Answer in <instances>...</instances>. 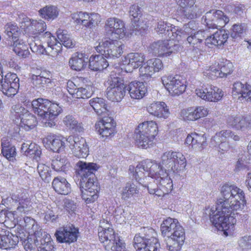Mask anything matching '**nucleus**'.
I'll return each instance as SVG.
<instances>
[{
    "mask_svg": "<svg viewBox=\"0 0 251 251\" xmlns=\"http://www.w3.org/2000/svg\"><path fill=\"white\" fill-rule=\"evenodd\" d=\"M172 41L161 40L153 43L150 46L152 52L158 56H169V46L172 45Z\"/></svg>",
    "mask_w": 251,
    "mask_h": 251,
    "instance_id": "nucleus-35",
    "label": "nucleus"
},
{
    "mask_svg": "<svg viewBox=\"0 0 251 251\" xmlns=\"http://www.w3.org/2000/svg\"><path fill=\"white\" fill-rule=\"evenodd\" d=\"M64 138L56 135H49L42 140L44 146L54 152H61L65 148Z\"/></svg>",
    "mask_w": 251,
    "mask_h": 251,
    "instance_id": "nucleus-22",
    "label": "nucleus"
},
{
    "mask_svg": "<svg viewBox=\"0 0 251 251\" xmlns=\"http://www.w3.org/2000/svg\"><path fill=\"white\" fill-rule=\"evenodd\" d=\"M33 112L43 124L54 126V119L61 113V108L58 104L52 103L47 99L39 98L32 101Z\"/></svg>",
    "mask_w": 251,
    "mask_h": 251,
    "instance_id": "nucleus-4",
    "label": "nucleus"
},
{
    "mask_svg": "<svg viewBox=\"0 0 251 251\" xmlns=\"http://www.w3.org/2000/svg\"><path fill=\"white\" fill-rule=\"evenodd\" d=\"M98 235L100 241L107 251H128L125 243L115 233L107 220L100 221Z\"/></svg>",
    "mask_w": 251,
    "mask_h": 251,
    "instance_id": "nucleus-2",
    "label": "nucleus"
},
{
    "mask_svg": "<svg viewBox=\"0 0 251 251\" xmlns=\"http://www.w3.org/2000/svg\"><path fill=\"white\" fill-rule=\"evenodd\" d=\"M162 81L166 89L173 96L179 95L186 90L185 80L180 75L163 76Z\"/></svg>",
    "mask_w": 251,
    "mask_h": 251,
    "instance_id": "nucleus-13",
    "label": "nucleus"
},
{
    "mask_svg": "<svg viewBox=\"0 0 251 251\" xmlns=\"http://www.w3.org/2000/svg\"><path fill=\"white\" fill-rule=\"evenodd\" d=\"M89 104L98 115L101 116L95 126H105L106 124H115L114 119L109 117V107L105 102V100L101 98H95L89 100Z\"/></svg>",
    "mask_w": 251,
    "mask_h": 251,
    "instance_id": "nucleus-10",
    "label": "nucleus"
},
{
    "mask_svg": "<svg viewBox=\"0 0 251 251\" xmlns=\"http://www.w3.org/2000/svg\"><path fill=\"white\" fill-rule=\"evenodd\" d=\"M66 141L67 145L71 149L75 156L78 158H85L89 154V148L83 138L70 136Z\"/></svg>",
    "mask_w": 251,
    "mask_h": 251,
    "instance_id": "nucleus-15",
    "label": "nucleus"
},
{
    "mask_svg": "<svg viewBox=\"0 0 251 251\" xmlns=\"http://www.w3.org/2000/svg\"><path fill=\"white\" fill-rule=\"evenodd\" d=\"M88 60L85 54L77 52L70 59L69 64L72 70L80 71L86 67Z\"/></svg>",
    "mask_w": 251,
    "mask_h": 251,
    "instance_id": "nucleus-37",
    "label": "nucleus"
},
{
    "mask_svg": "<svg viewBox=\"0 0 251 251\" xmlns=\"http://www.w3.org/2000/svg\"><path fill=\"white\" fill-rule=\"evenodd\" d=\"M101 54L96 55L94 56L90 57L89 59V68L95 71H101L106 68L109 64L104 58L103 53Z\"/></svg>",
    "mask_w": 251,
    "mask_h": 251,
    "instance_id": "nucleus-39",
    "label": "nucleus"
},
{
    "mask_svg": "<svg viewBox=\"0 0 251 251\" xmlns=\"http://www.w3.org/2000/svg\"><path fill=\"white\" fill-rule=\"evenodd\" d=\"M52 185L55 192L61 195H67L71 190L70 184L63 177L54 178Z\"/></svg>",
    "mask_w": 251,
    "mask_h": 251,
    "instance_id": "nucleus-41",
    "label": "nucleus"
},
{
    "mask_svg": "<svg viewBox=\"0 0 251 251\" xmlns=\"http://www.w3.org/2000/svg\"><path fill=\"white\" fill-rule=\"evenodd\" d=\"M37 170L43 180L47 183L51 180V171L48 166L43 164H39L37 167Z\"/></svg>",
    "mask_w": 251,
    "mask_h": 251,
    "instance_id": "nucleus-52",
    "label": "nucleus"
},
{
    "mask_svg": "<svg viewBox=\"0 0 251 251\" xmlns=\"http://www.w3.org/2000/svg\"><path fill=\"white\" fill-rule=\"evenodd\" d=\"M233 70V65L227 60L222 59L218 64V68L211 66L207 73L208 75L214 77H224L230 75Z\"/></svg>",
    "mask_w": 251,
    "mask_h": 251,
    "instance_id": "nucleus-21",
    "label": "nucleus"
},
{
    "mask_svg": "<svg viewBox=\"0 0 251 251\" xmlns=\"http://www.w3.org/2000/svg\"><path fill=\"white\" fill-rule=\"evenodd\" d=\"M96 131L103 139L114 135L116 132L115 126H97Z\"/></svg>",
    "mask_w": 251,
    "mask_h": 251,
    "instance_id": "nucleus-53",
    "label": "nucleus"
},
{
    "mask_svg": "<svg viewBox=\"0 0 251 251\" xmlns=\"http://www.w3.org/2000/svg\"><path fill=\"white\" fill-rule=\"evenodd\" d=\"M228 37L227 31L225 30H219L210 35L208 33L205 44L209 47L212 45L222 46L226 42Z\"/></svg>",
    "mask_w": 251,
    "mask_h": 251,
    "instance_id": "nucleus-30",
    "label": "nucleus"
},
{
    "mask_svg": "<svg viewBox=\"0 0 251 251\" xmlns=\"http://www.w3.org/2000/svg\"><path fill=\"white\" fill-rule=\"evenodd\" d=\"M248 90V85H244L240 82H237L234 83L232 87V93L233 95L241 94V97L245 95Z\"/></svg>",
    "mask_w": 251,
    "mask_h": 251,
    "instance_id": "nucleus-61",
    "label": "nucleus"
},
{
    "mask_svg": "<svg viewBox=\"0 0 251 251\" xmlns=\"http://www.w3.org/2000/svg\"><path fill=\"white\" fill-rule=\"evenodd\" d=\"M78 234L77 228L73 225H68L57 230L55 236L58 242L70 244L76 241Z\"/></svg>",
    "mask_w": 251,
    "mask_h": 251,
    "instance_id": "nucleus-18",
    "label": "nucleus"
},
{
    "mask_svg": "<svg viewBox=\"0 0 251 251\" xmlns=\"http://www.w3.org/2000/svg\"><path fill=\"white\" fill-rule=\"evenodd\" d=\"M27 42L32 52L38 54L45 53V48L40 44L38 45L35 41H33L32 37H29L27 39Z\"/></svg>",
    "mask_w": 251,
    "mask_h": 251,
    "instance_id": "nucleus-59",
    "label": "nucleus"
},
{
    "mask_svg": "<svg viewBox=\"0 0 251 251\" xmlns=\"http://www.w3.org/2000/svg\"><path fill=\"white\" fill-rule=\"evenodd\" d=\"M53 43L50 45H48V47L45 48V53L51 56L53 60H55L61 51L62 46L60 43L57 42V40Z\"/></svg>",
    "mask_w": 251,
    "mask_h": 251,
    "instance_id": "nucleus-47",
    "label": "nucleus"
},
{
    "mask_svg": "<svg viewBox=\"0 0 251 251\" xmlns=\"http://www.w3.org/2000/svg\"><path fill=\"white\" fill-rule=\"evenodd\" d=\"M145 161H143L139 164L135 168L134 166L130 165L129 167V172L132 174L133 176L140 184L145 187H147L148 184L146 183L148 179L147 173L146 172Z\"/></svg>",
    "mask_w": 251,
    "mask_h": 251,
    "instance_id": "nucleus-32",
    "label": "nucleus"
},
{
    "mask_svg": "<svg viewBox=\"0 0 251 251\" xmlns=\"http://www.w3.org/2000/svg\"><path fill=\"white\" fill-rule=\"evenodd\" d=\"M51 75L50 71H40L36 74L30 75L31 82L33 86L40 90H44L48 84L50 83Z\"/></svg>",
    "mask_w": 251,
    "mask_h": 251,
    "instance_id": "nucleus-24",
    "label": "nucleus"
},
{
    "mask_svg": "<svg viewBox=\"0 0 251 251\" xmlns=\"http://www.w3.org/2000/svg\"><path fill=\"white\" fill-rule=\"evenodd\" d=\"M124 47V45L119 41L104 38L99 42L95 49L97 52H102L105 58L114 59L118 58L122 55Z\"/></svg>",
    "mask_w": 251,
    "mask_h": 251,
    "instance_id": "nucleus-7",
    "label": "nucleus"
},
{
    "mask_svg": "<svg viewBox=\"0 0 251 251\" xmlns=\"http://www.w3.org/2000/svg\"><path fill=\"white\" fill-rule=\"evenodd\" d=\"M175 0L177 5L185 9L183 14L187 19H193L197 17L196 7L194 6L195 0Z\"/></svg>",
    "mask_w": 251,
    "mask_h": 251,
    "instance_id": "nucleus-36",
    "label": "nucleus"
},
{
    "mask_svg": "<svg viewBox=\"0 0 251 251\" xmlns=\"http://www.w3.org/2000/svg\"><path fill=\"white\" fill-rule=\"evenodd\" d=\"M239 246L243 250H248L251 248V236H245L238 241Z\"/></svg>",
    "mask_w": 251,
    "mask_h": 251,
    "instance_id": "nucleus-64",
    "label": "nucleus"
},
{
    "mask_svg": "<svg viewBox=\"0 0 251 251\" xmlns=\"http://www.w3.org/2000/svg\"><path fill=\"white\" fill-rule=\"evenodd\" d=\"M250 156L248 153L240 154L235 164L234 171L237 172L247 168L250 163Z\"/></svg>",
    "mask_w": 251,
    "mask_h": 251,
    "instance_id": "nucleus-49",
    "label": "nucleus"
},
{
    "mask_svg": "<svg viewBox=\"0 0 251 251\" xmlns=\"http://www.w3.org/2000/svg\"><path fill=\"white\" fill-rule=\"evenodd\" d=\"M196 95L201 99L212 102H217L222 98L223 93L219 88L207 85L200 89H196Z\"/></svg>",
    "mask_w": 251,
    "mask_h": 251,
    "instance_id": "nucleus-17",
    "label": "nucleus"
},
{
    "mask_svg": "<svg viewBox=\"0 0 251 251\" xmlns=\"http://www.w3.org/2000/svg\"><path fill=\"white\" fill-rule=\"evenodd\" d=\"M163 67L160 59L155 58L150 59L142 65L139 68L140 75L143 79H147L156 72H158Z\"/></svg>",
    "mask_w": 251,
    "mask_h": 251,
    "instance_id": "nucleus-19",
    "label": "nucleus"
},
{
    "mask_svg": "<svg viewBox=\"0 0 251 251\" xmlns=\"http://www.w3.org/2000/svg\"><path fill=\"white\" fill-rule=\"evenodd\" d=\"M5 33L8 38H11L14 41L18 40L19 28L14 24L8 23L5 26Z\"/></svg>",
    "mask_w": 251,
    "mask_h": 251,
    "instance_id": "nucleus-50",
    "label": "nucleus"
},
{
    "mask_svg": "<svg viewBox=\"0 0 251 251\" xmlns=\"http://www.w3.org/2000/svg\"><path fill=\"white\" fill-rule=\"evenodd\" d=\"M98 192L81 190L82 198L87 203L94 202L98 198Z\"/></svg>",
    "mask_w": 251,
    "mask_h": 251,
    "instance_id": "nucleus-56",
    "label": "nucleus"
},
{
    "mask_svg": "<svg viewBox=\"0 0 251 251\" xmlns=\"http://www.w3.org/2000/svg\"><path fill=\"white\" fill-rule=\"evenodd\" d=\"M107 83L108 85L107 88H115L121 84H124L121 82V78L116 74H114V72H112L110 76L108 78Z\"/></svg>",
    "mask_w": 251,
    "mask_h": 251,
    "instance_id": "nucleus-60",
    "label": "nucleus"
},
{
    "mask_svg": "<svg viewBox=\"0 0 251 251\" xmlns=\"http://www.w3.org/2000/svg\"><path fill=\"white\" fill-rule=\"evenodd\" d=\"M193 25L191 26V33L187 34V41L188 43L192 45L195 48L201 50V47L202 45V41L207 37V30H200L195 32V29H193Z\"/></svg>",
    "mask_w": 251,
    "mask_h": 251,
    "instance_id": "nucleus-31",
    "label": "nucleus"
},
{
    "mask_svg": "<svg viewBox=\"0 0 251 251\" xmlns=\"http://www.w3.org/2000/svg\"><path fill=\"white\" fill-rule=\"evenodd\" d=\"M40 15L45 19L53 20L56 18L59 14L58 8L53 5L46 6L39 11Z\"/></svg>",
    "mask_w": 251,
    "mask_h": 251,
    "instance_id": "nucleus-43",
    "label": "nucleus"
},
{
    "mask_svg": "<svg viewBox=\"0 0 251 251\" xmlns=\"http://www.w3.org/2000/svg\"><path fill=\"white\" fill-rule=\"evenodd\" d=\"M11 198L13 201L19 203L17 208L18 211L25 213L30 210L31 202L26 193L19 190L12 194Z\"/></svg>",
    "mask_w": 251,
    "mask_h": 251,
    "instance_id": "nucleus-28",
    "label": "nucleus"
},
{
    "mask_svg": "<svg viewBox=\"0 0 251 251\" xmlns=\"http://www.w3.org/2000/svg\"><path fill=\"white\" fill-rule=\"evenodd\" d=\"M106 30L110 34L116 35L117 38H123L126 35V28L123 21L117 18H108L105 23Z\"/></svg>",
    "mask_w": 251,
    "mask_h": 251,
    "instance_id": "nucleus-20",
    "label": "nucleus"
},
{
    "mask_svg": "<svg viewBox=\"0 0 251 251\" xmlns=\"http://www.w3.org/2000/svg\"><path fill=\"white\" fill-rule=\"evenodd\" d=\"M68 161L65 157H57L52 160L51 162L52 168L56 172L64 171L67 168Z\"/></svg>",
    "mask_w": 251,
    "mask_h": 251,
    "instance_id": "nucleus-51",
    "label": "nucleus"
},
{
    "mask_svg": "<svg viewBox=\"0 0 251 251\" xmlns=\"http://www.w3.org/2000/svg\"><path fill=\"white\" fill-rule=\"evenodd\" d=\"M18 242L19 238L17 235L0 228V248L5 250L14 248Z\"/></svg>",
    "mask_w": 251,
    "mask_h": 251,
    "instance_id": "nucleus-25",
    "label": "nucleus"
},
{
    "mask_svg": "<svg viewBox=\"0 0 251 251\" xmlns=\"http://www.w3.org/2000/svg\"><path fill=\"white\" fill-rule=\"evenodd\" d=\"M177 223V220L171 218H168L164 220L161 225V231L162 235H167L168 231L174 227L175 224Z\"/></svg>",
    "mask_w": 251,
    "mask_h": 251,
    "instance_id": "nucleus-54",
    "label": "nucleus"
},
{
    "mask_svg": "<svg viewBox=\"0 0 251 251\" xmlns=\"http://www.w3.org/2000/svg\"><path fill=\"white\" fill-rule=\"evenodd\" d=\"M160 164L169 170L174 172L180 173L183 171L186 166V159L180 152L168 151L164 152L161 157Z\"/></svg>",
    "mask_w": 251,
    "mask_h": 251,
    "instance_id": "nucleus-6",
    "label": "nucleus"
},
{
    "mask_svg": "<svg viewBox=\"0 0 251 251\" xmlns=\"http://www.w3.org/2000/svg\"><path fill=\"white\" fill-rule=\"evenodd\" d=\"M145 161L146 172L147 173L148 179H155L157 180L162 175H165L166 169H164L160 163L155 161L147 159Z\"/></svg>",
    "mask_w": 251,
    "mask_h": 251,
    "instance_id": "nucleus-26",
    "label": "nucleus"
},
{
    "mask_svg": "<svg viewBox=\"0 0 251 251\" xmlns=\"http://www.w3.org/2000/svg\"><path fill=\"white\" fill-rule=\"evenodd\" d=\"M145 60V57L143 53L138 52H132L128 54L123 59V63L127 67L132 69H135L140 67Z\"/></svg>",
    "mask_w": 251,
    "mask_h": 251,
    "instance_id": "nucleus-33",
    "label": "nucleus"
},
{
    "mask_svg": "<svg viewBox=\"0 0 251 251\" xmlns=\"http://www.w3.org/2000/svg\"><path fill=\"white\" fill-rule=\"evenodd\" d=\"M138 193L139 190L135 184L130 182H127L123 188L121 193L122 199L126 200L130 197L135 196Z\"/></svg>",
    "mask_w": 251,
    "mask_h": 251,
    "instance_id": "nucleus-46",
    "label": "nucleus"
},
{
    "mask_svg": "<svg viewBox=\"0 0 251 251\" xmlns=\"http://www.w3.org/2000/svg\"><path fill=\"white\" fill-rule=\"evenodd\" d=\"M170 229L166 236L165 242L169 251H180L185 240V233L183 227L177 223Z\"/></svg>",
    "mask_w": 251,
    "mask_h": 251,
    "instance_id": "nucleus-8",
    "label": "nucleus"
},
{
    "mask_svg": "<svg viewBox=\"0 0 251 251\" xmlns=\"http://www.w3.org/2000/svg\"><path fill=\"white\" fill-rule=\"evenodd\" d=\"M25 228L28 230H31V232L35 233L37 228V225L35 221L29 217L24 218Z\"/></svg>",
    "mask_w": 251,
    "mask_h": 251,
    "instance_id": "nucleus-63",
    "label": "nucleus"
},
{
    "mask_svg": "<svg viewBox=\"0 0 251 251\" xmlns=\"http://www.w3.org/2000/svg\"><path fill=\"white\" fill-rule=\"evenodd\" d=\"M246 30L245 24L234 25L233 26L232 31L230 36L232 38H237L241 37L242 35Z\"/></svg>",
    "mask_w": 251,
    "mask_h": 251,
    "instance_id": "nucleus-58",
    "label": "nucleus"
},
{
    "mask_svg": "<svg viewBox=\"0 0 251 251\" xmlns=\"http://www.w3.org/2000/svg\"><path fill=\"white\" fill-rule=\"evenodd\" d=\"M157 234L152 228H146L142 233L136 234L134 238L136 251H159L160 245Z\"/></svg>",
    "mask_w": 251,
    "mask_h": 251,
    "instance_id": "nucleus-5",
    "label": "nucleus"
},
{
    "mask_svg": "<svg viewBox=\"0 0 251 251\" xmlns=\"http://www.w3.org/2000/svg\"><path fill=\"white\" fill-rule=\"evenodd\" d=\"M98 168V165L94 163L79 161L76 163L75 172L81 178L80 188L83 190L99 192L100 188L94 174Z\"/></svg>",
    "mask_w": 251,
    "mask_h": 251,
    "instance_id": "nucleus-3",
    "label": "nucleus"
},
{
    "mask_svg": "<svg viewBox=\"0 0 251 251\" xmlns=\"http://www.w3.org/2000/svg\"><path fill=\"white\" fill-rule=\"evenodd\" d=\"M194 25L193 22H189L184 25L182 28L178 27L170 26V28L167 29L166 35L170 38L168 41H174L175 39L179 40L181 37L185 38L187 34L191 33V26Z\"/></svg>",
    "mask_w": 251,
    "mask_h": 251,
    "instance_id": "nucleus-27",
    "label": "nucleus"
},
{
    "mask_svg": "<svg viewBox=\"0 0 251 251\" xmlns=\"http://www.w3.org/2000/svg\"><path fill=\"white\" fill-rule=\"evenodd\" d=\"M231 132L230 130H222L218 134H216L212 139L211 143L213 145L215 146L221 141L220 138L223 136L225 138L230 137Z\"/></svg>",
    "mask_w": 251,
    "mask_h": 251,
    "instance_id": "nucleus-62",
    "label": "nucleus"
},
{
    "mask_svg": "<svg viewBox=\"0 0 251 251\" xmlns=\"http://www.w3.org/2000/svg\"><path fill=\"white\" fill-rule=\"evenodd\" d=\"M127 215V211L122 206H118L115 210L114 217L117 222L120 224L126 222Z\"/></svg>",
    "mask_w": 251,
    "mask_h": 251,
    "instance_id": "nucleus-55",
    "label": "nucleus"
},
{
    "mask_svg": "<svg viewBox=\"0 0 251 251\" xmlns=\"http://www.w3.org/2000/svg\"><path fill=\"white\" fill-rule=\"evenodd\" d=\"M126 90L124 84H121L115 88H107V98L112 101H121L125 95Z\"/></svg>",
    "mask_w": 251,
    "mask_h": 251,
    "instance_id": "nucleus-40",
    "label": "nucleus"
},
{
    "mask_svg": "<svg viewBox=\"0 0 251 251\" xmlns=\"http://www.w3.org/2000/svg\"><path fill=\"white\" fill-rule=\"evenodd\" d=\"M21 151L25 155L37 161L41 154V149L35 143H23L21 147Z\"/></svg>",
    "mask_w": 251,
    "mask_h": 251,
    "instance_id": "nucleus-38",
    "label": "nucleus"
},
{
    "mask_svg": "<svg viewBox=\"0 0 251 251\" xmlns=\"http://www.w3.org/2000/svg\"><path fill=\"white\" fill-rule=\"evenodd\" d=\"M127 90L132 99L137 100L142 99L147 92V88L144 83L137 81L130 82Z\"/></svg>",
    "mask_w": 251,
    "mask_h": 251,
    "instance_id": "nucleus-34",
    "label": "nucleus"
},
{
    "mask_svg": "<svg viewBox=\"0 0 251 251\" xmlns=\"http://www.w3.org/2000/svg\"><path fill=\"white\" fill-rule=\"evenodd\" d=\"M229 20L224 13L219 10L212 9L206 12L202 18V22L208 28H218L225 26Z\"/></svg>",
    "mask_w": 251,
    "mask_h": 251,
    "instance_id": "nucleus-11",
    "label": "nucleus"
},
{
    "mask_svg": "<svg viewBox=\"0 0 251 251\" xmlns=\"http://www.w3.org/2000/svg\"><path fill=\"white\" fill-rule=\"evenodd\" d=\"M147 110L150 114L159 118L166 119L170 115L169 108L164 102H153L147 106Z\"/></svg>",
    "mask_w": 251,
    "mask_h": 251,
    "instance_id": "nucleus-29",
    "label": "nucleus"
},
{
    "mask_svg": "<svg viewBox=\"0 0 251 251\" xmlns=\"http://www.w3.org/2000/svg\"><path fill=\"white\" fill-rule=\"evenodd\" d=\"M159 182H150L147 185L149 192L151 194L154 195L157 197L164 196L165 194H168L173 188L172 180L168 176L166 172L165 175H162L159 177ZM158 182V180H156Z\"/></svg>",
    "mask_w": 251,
    "mask_h": 251,
    "instance_id": "nucleus-12",
    "label": "nucleus"
},
{
    "mask_svg": "<svg viewBox=\"0 0 251 251\" xmlns=\"http://www.w3.org/2000/svg\"><path fill=\"white\" fill-rule=\"evenodd\" d=\"M11 111L12 124L15 126H30L31 125V121L35 119L33 116L28 114L27 110L20 104L13 105Z\"/></svg>",
    "mask_w": 251,
    "mask_h": 251,
    "instance_id": "nucleus-14",
    "label": "nucleus"
},
{
    "mask_svg": "<svg viewBox=\"0 0 251 251\" xmlns=\"http://www.w3.org/2000/svg\"><path fill=\"white\" fill-rule=\"evenodd\" d=\"M249 117H246L244 119L241 117L236 118H230L227 120V124L229 126H237L239 124L240 126H248L251 124V121L249 120Z\"/></svg>",
    "mask_w": 251,
    "mask_h": 251,
    "instance_id": "nucleus-57",
    "label": "nucleus"
},
{
    "mask_svg": "<svg viewBox=\"0 0 251 251\" xmlns=\"http://www.w3.org/2000/svg\"><path fill=\"white\" fill-rule=\"evenodd\" d=\"M27 28L31 34L37 36L41 35L46 29V25L42 20L40 21L32 20L30 21V24L27 25Z\"/></svg>",
    "mask_w": 251,
    "mask_h": 251,
    "instance_id": "nucleus-44",
    "label": "nucleus"
},
{
    "mask_svg": "<svg viewBox=\"0 0 251 251\" xmlns=\"http://www.w3.org/2000/svg\"><path fill=\"white\" fill-rule=\"evenodd\" d=\"M220 193L222 198L218 199L216 205L210 209L209 218L215 226L227 236V230L232 229L236 222L234 212L238 214L242 211L246 201L244 191L233 184H224L221 187Z\"/></svg>",
    "mask_w": 251,
    "mask_h": 251,
    "instance_id": "nucleus-1",
    "label": "nucleus"
},
{
    "mask_svg": "<svg viewBox=\"0 0 251 251\" xmlns=\"http://www.w3.org/2000/svg\"><path fill=\"white\" fill-rule=\"evenodd\" d=\"M1 153L7 160L14 161L16 155V148L9 144L6 140H1Z\"/></svg>",
    "mask_w": 251,
    "mask_h": 251,
    "instance_id": "nucleus-42",
    "label": "nucleus"
},
{
    "mask_svg": "<svg viewBox=\"0 0 251 251\" xmlns=\"http://www.w3.org/2000/svg\"><path fill=\"white\" fill-rule=\"evenodd\" d=\"M93 93L92 88L89 85H85V87H78L75 93L73 98L76 99H88L91 97Z\"/></svg>",
    "mask_w": 251,
    "mask_h": 251,
    "instance_id": "nucleus-48",
    "label": "nucleus"
},
{
    "mask_svg": "<svg viewBox=\"0 0 251 251\" xmlns=\"http://www.w3.org/2000/svg\"><path fill=\"white\" fill-rule=\"evenodd\" d=\"M0 90L8 97H13L18 92L19 88V78L15 73H8L1 79Z\"/></svg>",
    "mask_w": 251,
    "mask_h": 251,
    "instance_id": "nucleus-16",
    "label": "nucleus"
},
{
    "mask_svg": "<svg viewBox=\"0 0 251 251\" xmlns=\"http://www.w3.org/2000/svg\"><path fill=\"white\" fill-rule=\"evenodd\" d=\"M73 19L77 24H81L85 27L91 28L100 22V16L97 13H87L79 12L73 16Z\"/></svg>",
    "mask_w": 251,
    "mask_h": 251,
    "instance_id": "nucleus-23",
    "label": "nucleus"
},
{
    "mask_svg": "<svg viewBox=\"0 0 251 251\" xmlns=\"http://www.w3.org/2000/svg\"><path fill=\"white\" fill-rule=\"evenodd\" d=\"M157 133V126H137L134 138L138 147L147 149L152 145Z\"/></svg>",
    "mask_w": 251,
    "mask_h": 251,
    "instance_id": "nucleus-9",
    "label": "nucleus"
},
{
    "mask_svg": "<svg viewBox=\"0 0 251 251\" xmlns=\"http://www.w3.org/2000/svg\"><path fill=\"white\" fill-rule=\"evenodd\" d=\"M58 42H59L66 48H72L75 46V43L71 38L70 35L68 34L66 30L61 29H58L56 32Z\"/></svg>",
    "mask_w": 251,
    "mask_h": 251,
    "instance_id": "nucleus-45",
    "label": "nucleus"
}]
</instances>
